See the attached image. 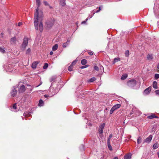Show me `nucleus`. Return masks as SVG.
Listing matches in <instances>:
<instances>
[{
    "instance_id": "17",
    "label": "nucleus",
    "mask_w": 159,
    "mask_h": 159,
    "mask_svg": "<svg viewBox=\"0 0 159 159\" xmlns=\"http://www.w3.org/2000/svg\"><path fill=\"white\" fill-rule=\"evenodd\" d=\"M147 58L149 60H151L153 59V57L152 54H148L147 55Z\"/></svg>"
},
{
    "instance_id": "11",
    "label": "nucleus",
    "mask_w": 159,
    "mask_h": 159,
    "mask_svg": "<svg viewBox=\"0 0 159 159\" xmlns=\"http://www.w3.org/2000/svg\"><path fill=\"white\" fill-rule=\"evenodd\" d=\"M16 37L12 38L11 39L10 42L11 44H15L16 43Z\"/></svg>"
},
{
    "instance_id": "25",
    "label": "nucleus",
    "mask_w": 159,
    "mask_h": 159,
    "mask_svg": "<svg viewBox=\"0 0 159 159\" xmlns=\"http://www.w3.org/2000/svg\"><path fill=\"white\" fill-rule=\"evenodd\" d=\"M87 63V61L86 60L84 59L81 60V63L83 65H85Z\"/></svg>"
},
{
    "instance_id": "43",
    "label": "nucleus",
    "mask_w": 159,
    "mask_h": 159,
    "mask_svg": "<svg viewBox=\"0 0 159 159\" xmlns=\"http://www.w3.org/2000/svg\"><path fill=\"white\" fill-rule=\"evenodd\" d=\"M88 67V65H85V66H82L80 68H81V69H84V68H86L87 67Z\"/></svg>"
},
{
    "instance_id": "14",
    "label": "nucleus",
    "mask_w": 159,
    "mask_h": 159,
    "mask_svg": "<svg viewBox=\"0 0 159 159\" xmlns=\"http://www.w3.org/2000/svg\"><path fill=\"white\" fill-rule=\"evenodd\" d=\"M147 118L148 119H151L154 118H158V117L156 116L154 114H152L151 115L148 116Z\"/></svg>"
},
{
    "instance_id": "16",
    "label": "nucleus",
    "mask_w": 159,
    "mask_h": 159,
    "mask_svg": "<svg viewBox=\"0 0 159 159\" xmlns=\"http://www.w3.org/2000/svg\"><path fill=\"white\" fill-rule=\"evenodd\" d=\"M70 43V41L67 40V41L63 44L62 47L63 48H66L67 46H68Z\"/></svg>"
},
{
    "instance_id": "33",
    "label": "nucleus",
    "mask_w": 159,
    "mask_h": 159,
    "mask_svg": "<svg viewBox=\"0 0 159 159\" xmlns=\"http://www.w3.org/2000/svg\"><path fill=\"white\" fill-rule=\"evenodd\" d=\"M73 66L70 65L68 67V70L70 71H71L72 70Z\"/></svg>"
},
{
    "instance_id": "50",
    "label": "nucleus",
    "mask_w": 159,
    "mask_h": 159,
    "mask_svg": "<svg viewBox=\"0 0 159 159\" xmlns=\"http://www.w3.org/2000/svg\"><path fill=\"white\" fill-rule=\"evenodd\" d=\"M53 53V52H52V51H51V52H50L49 54H50V55H52Z\"/></svg>"
},
{
    "instance_id": "3",
    "label": "nucleus",
    "mask_w": 159,
    "mask_h": 159,
    "mask_svg": "<svg viewBox=\"0 0 159 159\" xmlns=\"http://www.w3.org/2000/svg\"><path fill=\"white\" fill-rule=\"evenodd\" d=\"M136 81L135 80H131L129 81L127 83V85L130 88L134 87L136 84Z\"/></svg>"
},
{
    "instance_id": "37",
    "label": "nucleus",
    "mask_w": 159,
    "mask_h": 159,
    "mask_svg": "<svg viewBox=\"0 0 159 159\" xmlns=\"http://www.w3.org/2000/svg\"><path fill=\"white\" fill-rule=\"evenodd\" d=\"M154 77L155 79H157L159 78V74H156L155 75Z\"/></svg>"
},
{
    "instance_id": "2",
    "label": "nucleus",
    "mask_w": 159,
    "mask_h": 159,
    "mask_svg": "<svg viewBox=\"0 0 159 159\" xmlns=\"http://www.w3.org/2000/svg\"><path fill=\"white\" fill-rule=\"evenodd\" d=\"M23 42L21 46L20 49L22 50H24L28 43V39L27 38L25 37L23 39Z\"/></svg>"
},
{
    "instance_id": "44",
    "label": "nucleus",
    "mask_w": 159,
    "mask_h": 159,
    "mask_svg": "<svg viewBox=\"0 0 159 159\" xmlns=\"http://www.w3.org/2000/svg\"><path fill=\"white\" fill-rule=\"evenodd\" d=\"M155 93L157 95H159V90H156Z\"/></svg>"
},
{
    "instance_id": "7",
    "label": "nucleus",
    "mask_w": 159,
    "mask_h": 159,
    "mask_svg": "<svg viewBox=\"0 0 159 159\" xmlns=\"http://www.w3.org/2000/svg\"><path fill=\"white\" fill-rule=\"evenodd\" d=\"M105 124L103 123L99 127V132L100 134H102L103 132V129L104 127Z\"/></svg>"
},
{
    "instance_id": "27",
    "label": "nucleus",
    "mask_w": 159,
    "mask_h": 159,
    "mask_svg": "<svg viewBox=\"0 0 159 159\" xmlns=\"http://www.w3.org/2000/svg\"><path fill=\"white\" fill-rule=\"evenodd\" d=\"M7 70L8 71L10 72H11L12 70H11V65L9 64L8 65Z\"/></svg>"
},
{
    "instance_id": "22",
    "label": "nucleus",
    "mask_w": 159,
    "mask_h": 159,
    "mask_svg": "<svg viewBox=\"0 0 159 159\" xmlns=\"http://www.w3.org/2000/svg\"><path fill=\"white\" fill-rule=\"evenodd\" d=\"M158 144L157 143H155L153 145V149H156L158 147Z\"/></svg>"
},
{
    "instance_id": "21",
    "label": "nucleus",
    "mask_w": 159,
    "mask_h": 159,
    "mask_svg": "<svg viewBox=\"0 0 159 159\" xmlns=\"http://www.w3.org/2000/svg\"><path fill=\"white\" fill-rule=\"evenodd\" d=\"M127 76L128 75L127 74H124L122 75L121 77V79L122 80H124L127 77Z\"/></svg>"
},
{
    "instance_id": "20",
    "label": "nucleus",
    "mask_w": 159,
    "mask_h": 159,
    "mask_svg": "<svg viewBox=\"0 0 159 159\" xmlns=\"http://www.w3.org/2000/svg\"><path fill=\"white\" fill-rule=\"evenodd\" d=\"M58 47V45L57 44H56L53 46L52 48V50L53 51H55L57 50Z\"/></svg>"
},
{
    "instance_id": "54",
    "label": "nucleus",
    "mask_w": 159,
    "mask_h": 159,
    "mask_svg": "<svg viewBox=\"0 0 159 159\" xmlns=\"http://www.w3.org/2000/svg\"><path fill=\"white\" fill-rule=\"evenodd\" d=\"M42 83H40V84H39V85H38V86H36V87H39V86L40 85H41L42 84Z\"/></svg>"
},
{
    "instance_id": "49",
    "label": "nucleus",
    "mask_w": 159,
    "mask_h": 159,
    "mask_svg": "<svg viewBox=\"0 0 159 159\" xmlns=\"http://www.w3.org/2000/svg\"><path fill=\"white\" fill-rule=\"evenodd\" d=\"M89 54L90 55H93V52H89Z\"/></svg>"
},
{
    "instance_id": "1",
    "label": "nucleus",
    "mask_w": 159,
    "mask_h": 159,
    "mask_svg": "<svg viewBox=\"0 0 159 159\" xmlns=\"http://www.w3.org/2000/svg\"><path fill=\"white\" fill-rule=\"evenodd\" d=\"M36 3L37 8L36 9L34 14V25L35 29L38 30V25L39 23V30L42 32L43 30V25L42 22L43 17V14L41 11H38L39 7L41 4L40 0H36Z\"/></svg>"
},
{
    "instance_id": "13",
    "label": "nucleus",
    "mask_w": 159,
    "mask_h": 159,
    "mask_svg": "<svg viewBox=\"0 0 159 159\" xmlns=\"http://www.w3.org/2000/svg\"><path fill=\"white\" fill-rule=\"evenodd\" d=\"M17 90H16L15 89H13L11 92V96L14 97L15 96L16 93H17Z\"/></svg>"
},
{
    "instance_id": "15",
    "label": "nucleus",
    "mask_w": 159,
    "mask_h": 159,
    "mask_svg": "<svg viewBox=\"0 0 159 159\" xmlns=\"http://www.w3.org/2000/svg\"><path fill=\"white\" fill-rule=\"evenodd\" d=\"M120 104H118L116 105H115L114 106L112 107L114 108V110H115L117 109L120 108Z\"/></svg>"
},
{
    "instance_id": "45",
    "label": "nucleus",
    "mask_w": 159,
    "mask_h": 159,
    "mask_svg": "<svg viewBox=\"0 0 159 159\" xmlns=\"http://www.w3.org/2000/svg\"><path fill=\"white\" fill-rule=\"evenodd\" d=\"M88 20V19L87 18L86 19V20L85 21H82V22H81V24H85V23L86 21Z\"/></svg>"
},
{
    "instance_id": "40",
    "label": "nucleus",
    "mask_w": 159,
    "mask_h": 159,
    "mask_svg": "<svg viewBox=\"0 0 159 159\" xmlns=\"http://www.w3.org/2000/svg\"><path fill=\"white\" fill-rule=\"evenodd\" d=\"M12 108L14 109H16V103H15L13 104L12 107Z\"/></svg>"
},
{
    "instance_id": "6",
    "label": "nucleus",
    "mask_w": 159,
    "mask_h": 159,
    "mask_svg": "<svg viewBox=\"0 0 159 159\" xmlns=\"http://www.w3.org/2000/svg\"><path fill=\"white\" fill-rule=\"evenodd\" d=\"M152 138V136L150 135L148 138H146L143 141V143H149L151 141Z\"/></svg>"
},
{
    "instance_id": "29",
    "label": "nucleus",
    "mask_w": 159,
    "mask_h": 159,
    "mask_svg": "<svg viewBox=\"0 0 159 159\" xmlns=\"http://www.w3.org/2000/svg\"><path fill=\"white\" fill-rule=\"evenodd\" d=\"M107 145L108 147V148L110 150H112V147L111 146V145L110 144V142H107Z\"/></svg>"
},
{
    "instance_id": "55",
    "label": "nucleus",
    "mask_w": 159,
    "mask_h": 159,
    "mask_svg": "<svg viewBox=\"0 0 159 159\" xmlns=\"http://www.w3.org/2000/svg\"><path fill=\"white\" fill-rule=\"evenodd\" d=\"M157 155L158 157L159 158V152H157Z\"/></svg>"
},
{
    "instance_id": "26",
    "label": "nucleus",
    "mask_w": 159,
    "mask_h": 159,
    "mask_svg": "<svg viewBox=\"0 0 159 159\" xmlns=\"http://www.w3.org/2000/svg\"><path fill=\"white\" fill-rule=\"evenodd\" d=\"M142 138L140 137H139L137 140V142L138 144H139L141 143Z\"/></svg>"
},
{
    "instance_id": "51",
    "label": "nucleus",
    "mask_w": 159,
    "mask_h": 159,
    "mask_svg": "<svg viewBox=\"0 0 159 159\" xmlns=\"http://www.w3.org/2000/svg\"><path fill=\"white\" fill-rule=\"evenodd\" d=\"M157 69L159 70V63H158V64H157Z\"/></svg>"
},
{
    "instance_id": "8",
    "label": "nucleus",
    "mask_w": 159,
    "mask_h": 159,
    "mask_svg": "<svg viewBox=\"0 0 159 159\" xmlns=\"http://www.w3.org/2000/svg\"><path fill=\"white\" fill-rule=\"evenodd\" d=\"M25 90V87L24 85H22L20 87L19 90V93H23Z\"/></svg>"
},
{
    "instance_id": "34",
    "label": "nucleus",
    "mask_w": 159,
    "mask_h": 159,
    "mask_svg": "<svg viewBox=\"0 0 159 159\" xmlns=\"http://www.w3.org/2000/svg\"><path fill=\"white\" fill-rule=\"evenodd\" d=\"M115 110H114V108L112 107L110 111V114H111Z\"/></svg>"
},
{
    "instance_id": "30",
    "label": "nucleus",
    "mask_w": 159,
    "mask_h": 159,
    "mask_svg": "<svg viewBox=\"0 0 159 159\" xmlns=\"http://www.w3.org/2000/svg\"><path fill=\"white\" fill-rule=\"evenodd\" d=\"M43 100L41 99H40L39 101V105L40 106H43Z\"/></svg>"
},
{
    "instance_id": "42",
    "label": "nucleus",
    "mask_w": 159,
    "mask_h": 159,
    "mask_svg": "<svg viewBox=\"0 0 159 159\" xmlns=\"http://www.w3.org/2000/svg\"><path fill=\"white\" fill-rule=\"evenodd\" d=\"M31 51L30 49V48H28L26 51V53L27 54H29Z\"/></svg>"
},
{
    "instance_id": "10",
    "label": "nucleus",
    "mask_w": 159,
    "mask_h": 159,
    "mask_svg": "<svg viewBox=\"0 0 159 159\" xmlns=\"http://www.w3.org/2000/svg\"><path fill=\"white\" fill-rule=\"evenodd\" d=\"M151 90V88L149 87L146 89H145L144 91V93L145 94H148L150 93Z\"/></svg>"
},
{
    "instance_id": "58",
    "label": "nucleus",
    "mask_w": 159,
    "mask_h": 159,
    "mask_svg": "<svg viewBox=\"0 0 159 159\" xmlns=\"http://www.w3.org/2000/svg\"><path fill=\"white\" fill-rule=\"evenodd\" d=\"M29 89H30L31 90H32V89H31V88L30 89V88Z\"/></svg>"
},
{
    "instance_id": "41",
    "label": "nucleus",
    "mask_w": 159,
    "mask_h": 159,
    "mask_svg": "<svg viewBox=\"0 0 159 159\" xmlns=\"http://www.w3.org/2000/svg\"><path fill=\"white\" fill-rule=\"evenodd\" d=\"M94 68L95 70L97 71H98L99 70V68L97 66H95L94 67Z\"/></svg>"
},
{
    "instance_id": "9",
    "label": "nucleus",
    "mask_w": 159,
    "mask_h": 159,
    "mask_svg": "<svg viewBox=\"0 0 159 159\" xmlns=\"http://www.w3.org/2000/svg\"><path fill=\"white\" fill-rule=\"evenodd\" d=\"M59 4L62 7H64L66 6V0H59Z\"/></svg>"
},
{
    "instance_id": "5",
    "label": "nucleus",
    "mask_w": 159,
    "mask_h": 159,
    "mask_svg": "<svg viewBox=\"0 0 159 159\" xmlns=\"http://www.w3.org/2000/svg\"><path fill=\"white\" fill-rule=\"evenodd\" d=\"M54 22L53 20L52 19L48 20L46 23L47 27L48 28H51L53 25Z\"/></svg>"
},
{
    "instance_id": "46",
    "label": "nucleus",
    "mask_w": 159,
    "mask_h": 159,
    "mask_svg": "<svg viewBox=\"0 0 159 159\" xmlns=\"http://www.w3.org/2000/svg\"><path fill=\"white\" fill-rule=\"evenodd\" d=\"M101 10V7H99V9L97 11H95V12L96 13H98V12Z\"/></svg>"
},
{
    "instance_id": "39",
    "label": "nucleus",
    "mask_w": 159,
    "mask_h": 159,
    "mask_svg": "<svg viewBox=\"0 0 159 159\" xmlns=\"http://www.w3.org/2000/svg\"><path fill=\"white\" fill-rule=\"evenodd\" d=\"M43 3L46 6H49V5L48 2L46 1H44L43 2Z\"/></svg>"
},
{
    "instance_id": "38",
    "label": "nucleus",
    "mask_w": 159,
    "mask_h": 159,
    "mask_svg": "<svg viewBox=\"0 0 159 159\" xmlns=\"http://www.w3.org/2000/svg\"><path fill=\"white\" fill-rule=\"evenodd\" d=\"M112 137V134H110L109 136V138H108V139L107 140V142H110V140L111 139Z\"/></svg>"
},
{
    "instance_id": "18",
    "label": "nucleus",
    "mask_w": 159,
    "mask_h": 159,
    "mask_svg": "<svg viewBox=\"0 0 159 159\" xmlns=\"http://www.w3.org/2000/svg\"><path fill=\"white\" fill-rule=\"evenodd\" d=\"M157 82L156 81H154L152 84V87L155 89H157Z\"/></svg>"
},
{
    "instance_id": "47",
    "label": "nucleus",
    "mask_w": 159,
    "mask_h": 159,
    "mask_svg": "<svg viewBox=\"0 0 159 159\" xmlns=\"http://www.w3.org/2000/svg\"><path fill=\"white\" fill-rule=\"evenodd\" d=\"M100 69L102 70L103 71V70H104V68H103V66H100Z\"/></svg>"
},
{
    "instance_id": "32",
    "label": "nucleus",
    "mask_w": 159,
    "mask_h": 159,
    "mask_svg": "<svg viewBox=\"0 0 159 159\" xmlns=\"http://www.w3.org/2000/svg\"><path fill=\"white\" fill-rule=\"evenodd\" d=\"M56 78V77L55 76H52L50 79V82L54 81L55 80Z\"/></svg>"
},
{
    "instance_id": "36",
    "label": "nucleus",
    "mask_w": 159,
    "mask_h": 159,
    "mask_svg": "<svg viewBox=\"0 0 159 159\" xmlns=\"http://www.w3.org/2000/svg\"><path fill=\"white\" fill-rule=\"evenodd\" d=\"M48 66V64L47 63H45L44 65L43 66V68L44 69H46Z\"/></svg>"
},
{
    "instance_id": "4",
    "label": "nucleus",
    "mask_w": 159,
    "mask_h": 159,
    "mask_svg": "<svg viewBox=\"0 0 159 159\" xmlns=\"http://www.w3.org/2000/svg\"><path fill=\"white\" fill-rule=\"evenodd\" d=\"M49 91L52 94V95H54L55 94L58 92V90L57 89H54L53 87H52V84L49 89Z\"/></svg>"
},
{
    "instance_id": "57",
    "label": "nucleus",
    "mask_w": 159,
    "mask_h": 159,
    "mask_svg": "<svg viewBox=\"0 0 159 159\" xmlns=\"http://www.w3.org/2000/svg\"><path fill=\"white\" fill-rule=\"evenodd\" d=\"M24 115L25 116H26V115H25V113H24Z\"/></svg>"
},
{
    "instance_id": "52",
    "label": "nucleus",
    "mask_w": 159,
    "mask_h": 159,
    "mask_svg": "<svg viewBox=\"0 0 159 159\" xmlns=\"http://www.w3.org/2000/svg\"><path fill=\"white\" fill-rule=\"evenodd\" d=\"M48 95H46V94L45 95H44V97L45 98H47V97H48Z\"/></svg>"
},
{
    "instance_id": "35",
    "label": "nucleus",
    "mask_w": 159,
    "mask_h": 159,
    "mask_svg": "<svg viewBox=\"0 0 159 159\" xmlns=\"http://www.w3.org/2000/svg\"><path fill=\"white\" fill-rule=\"evenodd\" d=\"M77 60H74L72 62V63L70 65L72 66H73L77 62Z\"/></svg>"
},
{
    "instance_id": "48",
    "label": "nucleus",
    "mask_w": 159,
    "mask_h": 159,
    "mask_svg": "<svg viewBox=\"0 0 159 159\" xmlns=\"http://www.w3.org/2000/svg\"><path fill=\"white\" fill-rule=\"evenodd\" d=\"M22 25V23L21 22H19L18 23V26H20Z\"/></svg>"
},
{
    "instance_id": "12",
    "label": "nucleus",
    "mask_w": 159,
    "mask_h": 159,
    "mask_svg": "<svg viewBox=\"0 0 159 159\" xmlns=\"http://www.w3.org/2000/svg\"><path fill=\"white\" fill-rule=\"evenodd\" d=\"M38 61H34V62L31 65V67L33 69H35L37 65L38 64Z\"/></svg>"
},
{
    "instance_id": "28",
    "label": "nucleus",
    "mask_w": 159,
    "mask_h": 159,
    "mask_svg": "<svg viewBox=\"0 0 159 159\" xmlns=\"http://www.w3.org/2000/svg\"><path fill=\"white\" fill-rule=\"evenodd\" d=\"M0 52L2 53L5 52V48L3 47L2 48L0 47Z\"/></svg>"
},
{
    "instance_id": "56",
    "label": "nucleus",
    "mask_w": 159,
    "mask_h": 159,
    "mask_svg": "<svg viewBox=\"0 0 159 159\" xmlns=\"http://www.w3.org/2000/svg\"><path fill=\"white\" fill-rule=\"evenodd\" d=\"M27 86H28V87H30V85H27Z\"/></svg>"
},
{
    "instance_id": "24",
    "label": "nucleus",
    "mask_w": 159,
    "mask_h": 159,
    "mask_svg": "<svg viewBox=\"0 0 159 159\" xmlns=\"http://www.w3.org/2000/svg\"><path fill=\"white\" fill-rule=\"evenodd\" d=\"M120 59L119 58H114L113 63L114 64L116 62L120 61Z\"/></svg>"
},
{
    "instance_id": "53",
    "label": "nucleus",
    "mask_w": 159,
    "mask_h": 159,
    "mask_svg": "<svg viewBox=\"0 0 159 159\" xmlns=\"http://www.w3.org/2000/svg\"><path fill=\"white\" fill-rule=\"evenodd\" d=\"M113 159H118L117 157H114Z\"/></svg>"
},
{
    "instance_id": "19",
    "label": "nucleus",
    "mask_w": 159,
    "mask_h": 159,
    "mask_svg": "<svg viewBox=\"0 0 159 159\" xmlns=\"http://www.w3.org/2000/svg\"><path fill=\"white\" fill-rule=\"evenodd\" d=\"M96 80V78H95L93 77V78H91L89 80H88L87 82H88L89 83L92 82L94 81H95Z\"/></svg>"
},
{
    "instance_id": "23",
    "label": "nucleus",
    "mask_w": 159,
    "mask_h": 159,
    "mask_svg": "<svg viewBox=\"0 0 159 159\" xmlns=\"http://www.w3.org/2000/svg\"><path fill=\"white\" fill-rule=\"evenodd\" d=\"M131 158V155L130 154H128L125 156L124 157V159H130Z\"/></svg>"
},
{
    "instance_id": "31",
    "label": "nucleus",
    "mask_w": 159,
    "mask_h": 159,
    "mask_svg": "<svg viewBox=\"0 0 159 159\" xmlns=\"http://www.w3.org/2000/svg\"><path fill=\"white\" fill-rule=\"evenodd\" d=\"M129 55V50H126L125 52V55L126 57H128Z\"/></svg>"
}]
</instances>
